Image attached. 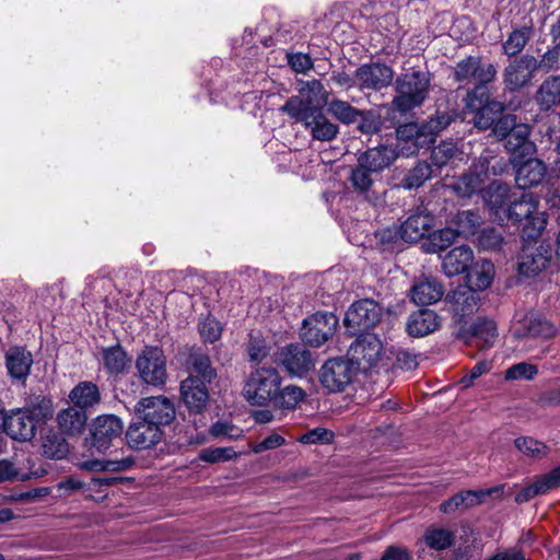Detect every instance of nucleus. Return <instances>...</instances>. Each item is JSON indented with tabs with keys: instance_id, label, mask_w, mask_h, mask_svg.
<instances>
[{
	"instance_id": "nucleus-54",
	"label": "nucleus",
	"mask_w": 560,
	"mask_h": 560,
	"mask_svg": "<svg viewBox=\"0 0 560 560\" xmlns=\"http://www.w3.org/2000/svg\"><path fill=\"white\" fill-rule=\"evenodd\" d=\"M479 224V217L470 210L460 211L456 214V230L462 235L468 236L474 234Z\"/></svg>"
},
{
	"instance_id": "nucleus-36",
	"label": "nucleus",
	"mask_w": 560,
	"mask_h": 560,
	"mask_svg": "<svg viewBox=\"0 0 560 560\" xmlns=\"http://www.w3.org/2000/svg\"><path fill=\"white\" fill-rule=\"evenodd\" d=\"M536 101L548 110L560 103V75L548 77L537 91Z\"/></svg>"
},
{
	"instance_id": "nucleus-21",
	"label": "nucleus",
	"mask_w": 560,
	"mask_h": 560,
	"mask_svg": "<svg viewBox=\"0 0 560 560\" xmlns=\"http://www.w3.org/2000/svg\"><path fill=\"white\" fill-rule=\"evenodd\" d=\"M488 164L487 156H480L469 173L459 177L453 185L454 192L459 197H470L480 191L486 179H488Z\"/></svg>"
},
{
	"instance_id": "nucleus-34",
	"label": "nucleus",
	"mask_w": 560,
	"mask_h": 560,
	"mask_svg": "<svg viewBox=\"0 0 560 560\" xmlns=\"http://www.w3.org/2000/svg\"><path fill=\"white\" fill-rule=\"evenodd\" d=\"M396 158V150L388 145L370 149L360 156L363 166L370 167L373 172H378L388 167Z\"/></svg>"
},
{
	"instance_id": "nucleus-5",
	"label": "nucleus",
	"mask_w": 560,
	"mask_h": 560,
	"mask_svg": "<svg viewBox=\"0 0 560 560\" xmlns=\"http://www.w3.org/2000/svg\"><path fill=\"white\" fill-rule=\"evenodd\" d=\"M326 103V91L317 80L302 83L299 94L291 96L280 110L294 118L313 110H320Z\"/></svg>"
},
{
	"instance_id": "nucleus-7",
	"label": "nucleus",
	"mask_w": 560,
	"mask_h": 560,
	"mask_svg": "<svg viewBox=\"0 0 560 560\" xmlns=\"http://www.w3.org/2000/svg\"><path fill=\"white\" fill-rule=\"evenodd\" d=\"M450 122L451 118L448 116L439 115L421 125L417 122L405 124L397 128V138L406 142H412L417 149L429 147L439 132L446 128Z\"/></svg>"
},
{
	"instance_id": "nucleus-19",
	"label": "nucleus",
	"mask_w": 560,
	"mask_h": 560,
	"mask_svg": "<svg viewBox=\"0 0 560 560\" xmlns=\"http://www.w3.org/2000/svg\"><path fill=\"white\" fill-rule=\"evenodd\" d=\"M537 69L538 65L536 58L524 55L510 62L504 69V83L511 90L521 89L530 82Z\"/></svg>"
},
{
	"instance_id": "nucleus-33",
	"label": "nucleus",
	"mask_w": 560,
	"mask_h": 560,
	"mask_svg": "<svg viewBox=\"0 0 560 560\" xmlns=\"http://www.w3.org/2000/svg\"><path fill=\"white\" fill-rule=\"evenodd\" d=\"M467 287L474 291L486 290L493 281L494 266L490 260H480L472 265L467 276Z\"/></svg>"
},
{
	"instance_id": "nucleus-42",
	"label": "nucleus",
	"mask_w": 560,
	"mask_h": 560,
	"mask_svg": "<svg viewBox=\"0 0 560 560\" xmlns=\"http://www.w3.org/2000/svg\"><path fill=\"white\" fill-rule=\"evenodd\" d=\"M114 481V478H93L91 483L86 487L85 483L75 476H69L57 483V490L62 494H69L82 489L93 490L96 487L110 486Z\"/></svg>"
},
{
	"instance_id": "nucleus-51",
	"label": "nucleus",
	"mask_w": 560,
	"mask_h": 560,
	"mask_svg": "<svg viewBox=\"0 0 560 560\" xmlns=\"http://www.w3.org/2000/svg\"><path fill=\"white\" fill-rule=\"evenodd\" d=\"M430 176L431 166L425 162H420L406 175L402 186L407 189L420 187Z\"/></svg>"
},
{
	"instance_id": "nucleus-64",
	"label": "nucleus",
	"mask_w": 560,
	"mask_h": 560,
	"mask_svg": "<svg viewBox=\"0 0 560 560\" xmlns=\"http://www.w3.org/2000/svg\"><path fill=\"white\" fill-rule=\"evenodd\" d=\"M493 133L494 136L500 140H505L512 130H514V127H516L518 124H516V118L513 115H505L502 116L495 124H493Z\"/></svg>"
},
{
	"instance_id": "nucleus-52",
	"label": "nucleus",
	"mask_w": 560,
	"mask_h": 560,
	"mask_svg": "<svg viewBox=\"0 0 560 560\" xmlns=\"http://www.w3.org/2000/svg\"><path fill=\"white\" fill-rule=\"evenodd\" d=\"M378 244L384 250H395L399 248L400 230L395 226L382 229L375 233Z\"/></svg>"
},
{
	"instance_id": "nucleus-13",
	"label": "nucleus",
	"mask_w": 560,
	"mask_h": 560,
	"mask_svg": "<svg viewBox=\"0 0 560 560\" xmlns=\"http://www.w3.org/2000/svg\"><path fill=\"white\" fill-rule=\"evenodd\" d=\"M278 362L291 375L302 377L315 368V359L305 346L291 343L280 350Z\"/></svg>"
},
{
	"instance_id": "nucleus-9",
	"label": "nucleus",
	"mask_w": 560,
	"mask_h": 560,
	"mask_svg": "<svg viewBox=\"0 0 560 560\" xmlns=\"http://www.w3.org/2000/svg\"><path fill=\"white\" fill-rule=\"evenodd\" d=\"M136 368L147 384L158 386L166 381V359L158 347H145L136 361Z\"/></svg>"
},
{
	"instance_id": "nucleus-44",
	"label": "nucleus",
	"mask_w": 560,
	"mask_h": 560,
	"mask_svg": "<svg viewBox=\"0 0 560 560\" xmlns=\"http://www.w3.org/2000/svg\"><path fill=\"white\" fill-rule=\"evenodd\" d=\"M133 464L131 458L108 459V460H86L80 464V468L89 471H122L130 468Z\"/></svg>"
},
{
	"instance_id": "nucleus-43",
	"label": "nucleus",
	"mask_w": 560,
	"mask_h": 560,
	"mask_svg": "<svg viewBox=\"0 0 560 560\" xmlns=\"http://www.w3.org/2000/svg\"><path fill=\"white\" fill-rule=\"evenodd\" d=\"M305 392L296 385H288L283 388L279 387L273 405L281 409H295L300 402L305 399Z\"/></svg>"
},
{
	"instance_id": "nucleus-40",
	"label": "nucleus",
	"mask_w": 560,
	"mask_h": 560,
	"mask_svg": "<svg viewBox=\"0 0 560 560\" xmlns=\"http://www.w3.org/2000/svg\"><path fill=\"white\" fill-rule=\"evenodd\" d=\"M102 361L104 368L110 374L122 373L130 364V360L120 346L103 349Z\"/></svg>"
},
{
	"instance_id": "nucleus-11",
	"label": "nucleus",
	"mask_w": 560,
	"mask_h": 560,
	"mask_svg": "<svg viewBox=\"0 0 560 560\" xmlns=\"http://www.w3.org/2000/svg\"><path fill=\"white\" fill-rule=\"evenodd\" d=\"M136 415L160 429L173 421L175 408L173 402L164 396L142 398L135 406Z\"/></svg>"
},
{
	"instance_id": "nucleus-8",
	"label": "nucleus",
	"mask_w": 560,
	"mask_h": 560,
	"mask_svg": "<svg viewBox=\"0 0 560 560\" xmlns=\"http://www.w3.org/2000/svg\"><path fill=\"white\" fill-rule=\"evenodd\" d=\"M355 368L342 358H335L326 361L319 371V381L324 388L330 393H340L351 384Z\"/></svg>"
},
{
	"instance_id": "nucleus-14",
	"label": "nucleus",
	"mask_w": 560,
	"mask_h": 560,
	"mask_svg": "<svg viewBox=\"0 0 560 560\" xmlns=\"http://www.w3.org/2000/svg\"><path fill=\"white\" fill-rule=\"evenodd\" d=\"M336 325L332 314L315 313L303 320L301 337L310 346L319 347L334 334Z\"/></svg>"
},
{
	"instance_id": "nucleus-49",
	"label": "nucleus",
	"mask_w": 560,
	"mask_h": 560,
	"mask_svg": "<svg viewBox=\"0 0 560 560\" xmlns=\"http://www.w3.org/2000/svg\"><path fill=\"white\" fill-rule=\"evenodd\" d=\"M328 112L343 124L354 122L360 116V112L347 102L335 100L328 104Z\"/></svg>"
},
{
	"instance_id": "nucleus-58",
	"label": "nucleus",
	"mask_w": 560,
	"mask_h": 560,
	"mask_svg": "<svg viewBox=\"0 0 560 560\" xmlns=\"http://www.w3.org/2000/svg\"><path fill=\"white\" fill-rule=\"evenodd\" d=\"M372 172L370 167L363 166L361 159H359V165L352 171L351 175L353 186L361 191L368 190L372 184Z\"/></svg>"
},
{
	"instance_id": "nucleus-25",
	"label": "nucleus",
	"mask_w": 560,
	"mask_h": 560,
	"mask_svg": "<svg viewBox=\"0 0 560 560\" xmlns=\"http://www.w3.org/2000/svg\"><path fill=\"white\" fill-rule=\"evenodd\" d=\"M444 295V285L435 278L425 277L417 280L410 289V299L417 305H430Z\"/></svg>"
},
{
	"instance_id": "nucleus-1",
	"label": "nucleus",
	"mask_w": 560,
	"mask_h": 560,
	"mask_svg": "<svg viewBox=\"0 0 560 560\" xmlns=\"http://www.w3.org/2000/svg\"><path fill=\"white\" fill-rule=\"evenodd\" d=\"M539 200L532 192H522L513 198L506 209V215L522 229L524 240L535 241L545 230L547 217L538 210Z\"/></svg>"
},
{
	"instance_id": "nucleus-50",
	"label": "nucleus",
	"mask_w": 560,
	"mask_h": 560,
	"mask_svg": "<svg viewBox=\"0 0 560 560\" xmlns=\"http://www.w3.org/2000/svg\"><path fill=\"white\" fill-rule=\"evenodd\" d=\"M237 453L233 447H209L200 451L198 458L209 464L233 460Z\"/></svg>"
},
{
	"instance_id": "nucleus-20",
	"label": "nucleus",
	"mask_w": 560,
	"mask_h": 560,
	"mask_svg": "<svg viewBox=\"0 0 560 560\" xmlns=\"http://www.w3.org/2000/svg\"><path fill=\"white\" fill-rule=\"evenodd\" d=\"M1 421L4 431L13 440L30 441L35 435L36 423L24 408L11 410Z\"/></svg>"
},
{
	"instance_id": "nucleus-62",
	"label": "nucleus",
	"mask_w": 560,
	"mask_h": 560,
	"mask_svg": "<svg viewBox=\"0 0 560 560\" xmlns=\"http://www.w3.org/2000/svg\"><path fill=\"white\" fill-rule=\"evenodd\" d=\"M211 434L215 438L225 436L230 440H237L242 436L243 431L233 425L228 421H218L215 422L210 430Z\"/></svg>"
},
{
	"instance_id": "nucleus-29",
	"label": "nucleus",
	"mask_w": 560,
	"mask_h": 560,
	"mask_svg": "<svg viewBox=\"0 0 560 560\" xmlns=\"http://www.w3.org/2000/svg\"><path fill=\"white\" fill-rule=\"evenodd\" d=\"M474 260V253L469 246H457L444 257L442 269L447 277L465 272Z\"/></svg>"
},
{
	"instance_id": "nucleus-10",
	"label": "nucleus",
	"mask_w": 560,
	"mask_h": 560,
	"mask_svg": "<svg viewBox=\"0 0 560 560\" xmlns=\"http://www.w3.org/2000/svg\"><path fill=\"white\" fill-rule=\"evenodd\" d=\"M382 308L373 300H361L353 303L345 316V325L355 335L360 331L373 328L380 323Z\"/></svg>"
},
{
	"instance_id": "nucleus-61",
	"label": "nucleus",
	"mask_w": 560,
	"mask_h": 560,
	"mask_svg": "<svg viewBox=\"0 0 560 560\" xmlns=\"http://www.w3.org/2000/svg\"><path fill=\"white\" fill-rule=\"evenodd\" d=\"M285 444V439L277 432L270 433L259 443L252 444V452L260 454L266 451L276 450Z\"/></svg>"
},
{
	"instance_id": "nucleus-39",
	"label": "nucleus",
	"mask_w": 560,
	"mask_h": 560,
	"mask_svg": "<svg viewBox=\"0 0 560 560\" xmlns=\"http://www.w3.org/2000/svg\"><path fill=\"white\" fill-rule=\"evenodd\" d=\"M472 343L480 349H487L493 346L497 339V326L493 320L479 318L471 327Z\"/></svg>"
},
{
	"instance_id": "nucleus-26",
	"label": "nucleus",
	"mask_w": 560,
	"mask_h": 560,
	"mask_svg": "<svg viewBox=\"0 0 560 560\" xmlns=\"http://www.w3.org/2000/svg\"><path fill=\"white\" fill-rule=\"evenodd\" d=\"M446 303L451 312L462 319L478 308V296L469 287H459L446 295Z\"/></svg>"
},
{
	"instance_id": "nucleus-60",
	"label": "nucleus",
	"mask_w": 560,
	"mask_h": 560,
	"mask_svg": "<svg viewBox=\"0 0 560 560\" xmlns=\"http://www.w3.org/2000/svg\"><path fill=\"white\" fill-rule=\"evenodd\" d=\"M192 369L194 371L202 377L201 381L211 382L214 376V370L211 368L210 360L207 355L199 354L192 358Z\"/></svg>"
},
{
	"instance_id": "nucleus-63",
	"label": "nucleus",
	"mask_w": 560,
	"mask_h": 560,
	"mask_svg": "<svg viewBox=\"0 0 560 560\" xmlns=\"http://www.w3.org/2000/svg\"><path fill=\"white\" fill-rule=\"evenodd\" d=\"M538 69L548 72L551 70L560 69V48L556 46L551 49H548L541 57L538 62Z\"/></svg>"
},
{
	"instance_id": "nucleus-45",
	"label": "nucleus",
	"mask_w": 560,
	"mask_h": 560,
	"mask_svg": "<svg viewBox=\"0 0 560 560\" xmlns=\"http://www.w3.org/2000/svg\"><path fill=\"white\" fill-rule=\"evenodd\" d=\"M514 445L523 455L536 459L542 458L549 453V447L545 443L529 436L515 439Z\"/></svg>"
},
{
	"instance_id": "nucleus-57",
	"label": "nucleus",
	"mask_w": 560,
	"mask_h": 560,
	"mask_svg": "<svg viewBox=\"0 0 560 560\" xmlns=\"http://www.w3.org/2000/svg\"><path fill=\"white\" fill-rule=\"evenodd\" d=\"M199 334L205 341L214 342L222 334L221 324L213 317H206L199 323Z\"/></svg>"
},
{
	"instance_id": "nucleus-41",
	"label": "nucleus",
	"mask_w": 560,
	"mask_h": 560,
	"mask_svg": "<svg viewBox=\"0 0 560 560\" xmlns=\"http://www.w3.org/2000/svg\"><path fill=\"white\" fill-rule=\"evenodd\" d=\"M523 329L524 331L522 334L518 332L517 336L540 337L547 339L556 335L555 326L538 315H530L527 317L523 324Z\"/></svg>"
},
{
	"instance_id": "nucleus-59",
	"label": "nucleus",
	"mask_w": 560,
	"mask_h": 560,
	"mask_svg": "<svg viewBox=\"0 0 560 560\" xmlns=\"http://www.w3.org/2000/svg\"><path fill=\"white\" fill-rule=\"evenodd\" d=\"M334 433L325 428H315L298 438V442L302 444L330 443Z\"/></svg>"
},
{
	"instance_id": "nucleus-30",
	"label": "nucleus",
	"mask_w": 560,
	"mask_h": 560,
	"mask_svg": "<svg viewBox=\"0 0 560 560\" xmlns=\"http://www.w3.org/2000/svg\"><path fill=\"white\" fill-rule=\"evenodd\" d=\"M432 219L423 213L410 215L399 228L404 242L415 243L420 241L431 229Z\"/></svg>"
},
{
	"instance_id": "nucleus-37",
	"label": "nucleus",
	"mask_w": 560,
	"mask_h": 560,
	"mask_svg": "<svg viewBox=\"0 0 560 560\" xmlns=\"http://www.w3.org/2000/svg\"><path fill=\"white\" fill-rule=\"evenodd\" d=\"M57 421L63 433L74 435L81 433L84 429L86 415L82 410L69 407L58 413Z\"/></svg>"
},
{
	"instance_id": "nucleus-46",
	"label": "nucleus",
	"mask_w": 560,
	"mask_h": 560,
	"mask_svg": "<svg viewBox=\"0 0 560 560\" xmlns=\"http://www.w3.org/2000/svg\"><path fill=\"white\" fill-rule=\"evenodd\" d=\"M454 534L445 528H429L424 534L425 544L435 550H444L452 546Z\"/></svg>"
},
{
	"instance_id": "nucleus-31",
	"label": "nucleus",
	"mask_w": 560,
	"mask_h": 560,
	"mask_svg": "<svg viewBox=\"0 0 560 560\" xmlns=\"http://www.w3.org/2000/svg\"><path fill=\"white\" fill-rule=\"evenodd\" d=\"M530 128L526 124H518L505 139V148L516 158L530 155L534 152V143L528 140ZM513 163L515 159H513Z\"/></svg>"
},
{
	"instance_id": "nucleus-35",
	"label": "nucleus",
	"mask_w": 560,
	"mask_h": 560,
	"mask_svg": "<svg viewBox=\"0 0 560 560\" xmlns=\"http://www.w3.org/2000/svg\"><path fill=\"white\" fill-rule=\"evenodd\" d=\"M70 400L79 408L85 409L97 405L101 400L98 387L92 382H81L69 394Z\"/></svg>"
},
{
	"instance_id": "nucleus-22",
	"label": "nucleus",
	"mask_w": 560,
	"mask_h": 560,
	"mask_svg": "<svg viewBox=\"0 0 560 560\" xmlns=\"http://www.w3.org/2000/svg\"><path fill=\"white\" fill-rule=\"evenodd\" d=\"M393 70L381 63H371L361 66L355 73V78L361 88L381 90L388 86L393 81Z\"/></svg>"
},
{
	"instance_id": "nucleus-53",
	"label": "nucleus",
	"mask_w": 560,
	"mask_h": 560,
	"mask_svg": "<svg viewBox=\"0 0 560 560\" xmlns=\"http://www.w3.org/2000/svg\"><path fill=\"white\" fill-rule=\"evenodd\" d=\"M24 409L30 412L35 423L52 417V402L46 397H36L31 406Z\"/></svg>"
},
{
	"instance_id": "nucleus-55",
	"label": "nucleus",
	"mask_w": 560,
	"mask_h": 560,
	"mask_svg": "<svg viewBox=\"0 0 560 560\" xmlns=\"http://www.w3.org/2000/svg\"><path fill=\"white\" fill-rule=\"evenodd\" d=\"M537 373L538 369L536 365L526 362H521L512 365L505 371V380H533Z\"/></svg>"
},
{
	"instance_id": "nucleus-38",
	"label": "nucleus",
	"mask_w": 560,
	"mask_h": 560,
	"mask_svg": "<svg viewBox=\"0 0 560 560\" xmlns=\"http://www.w3.org/2000/svg\"><path fill=\"white\" fill-rule=\"evenodd\" d=\"M514 196L515 194L511 192L508 185L494 182L486 190L485 199L487 205L498 213L511 205Z\"/></svg>"
},
{
	"instance_id": "nucleus-32",
	"label": "nucleus",
	"mask_w": 560,
	"mask_h": 560,
	"mask_svg": "<svg viewBox=\"0 0 560 560\" xmlns=\"http://www.w3.org/2000/svg\"><path fill=\"white\" fill-rule=\"evenodd\" d=\"M546 173L544 163L537 159H528L517 167L515 182L522 189L539 184Z\"/></svg>"
},
{
	"instance_id": "nucleus-47",
	"label": "nucleus",
	"mask_w": 560,
	"mask_h": 560,
	"mask_svg": "<svg viewBox=\"0 0 560 560\" xmlns=\"http://www.w3.org/2000/svg\"><path fill=\"white\" fill-rule=\"evenodd\" d=\"M459 235L462 234L456 229H443L431 236L427 250L430 253L442 252L451 246Z\"/></svg>"
},
{
	"instance_id": "nucleus-15",
	"label": "nucleus",
	"mask_w": 560,
	"mask_h": 560,
	"mask_svg": "<svg viewBox=\"0 0 560 560\" xmlns=\"http://www.w3.org/2000/svg\"><path fill=\"white\" fill-rule=\"evenodd\" d=\"M497 74L492 63L482 62L477 57H468L459 61L455 68V78L457 81H467L476 84L477 88H483L491 82Z\"/></svg>"
},
{
	"instance_id": "nucleus-12",
	"label": "nucleus",
	"mask_w": 560,
	"mask_h": 560,
	"mask_svg": "<svg viewBox=\"0 0 560 560\" xmlns=\"http://www.w3.org/2000/svg\"><path fill=\"white\" fill-rule=\"evenodd\" d=\"M518 258V272L525 277H535L545 270L551 259L549 244H537L535 241L525 240Z\"/></svg>"
},
{
	"instance_id": "nucleus-17",
	"label": "nucleus",
	"mask_w": 560,
	"mask_h": 560,
	"mask_svg": "<svg viewBox=\"0 0 560 560\" xmlns=\"http://www.w3.org/2000/svg\"><path fill=\"white\" fill-rule=\"evenodd\" d=\"M162 434V429L137 416L126 432V440L130 447L145 450L158 444Z\"/></svg>"
},
{
	"instance_id": "nucleus-6",
	"label": "nucleus",
	"mask_w": 560,
	"mask_h": 560,
	"mask_svg": "<svg viewBox=\"0 0 560 560\" xmlns=\"http://www.w3.org/2000/svg\"><path fill=\"white\" fill-rule=\"evenodd\" d=\"M466 116L472 114V118L468 119L474 121L475 127L481 130L490 128L497 117L502 113L503 105L490 100L488 91L483 88H477L468 93L466 98Z\"/></svg>"
},
{
	"instance_id": "nucleus-27",
	"label": "nucleus",
	"mask_w": 560,
	"mask_h": 560,
	"mask_svg": "<svg viewBox=\"0 0 560 560\" xmlns=\"http://www.w3.org/2000/svg\"><path fill=\"white\" fill-rule=\"evenodd\" d=\"M494 489H488V490H467L462 491L456 494H454L448 500L444 501L440 505L441 512L445 514L454 513L458 510H465L472 506H476L483 502L485 498L490 495Z\"/></svg>"
},
{
	"instance_id": "nucleus-28",
	"label": "nucleus",
	"mask_w": 560,
	"mask_h": 560,
	"mask_svg": "<svg viewBox=\"0 0 560 560\" xmlns=\"http://www.w3.org/2000/svg\"><path fill=\"white\" fill-rule=\"evenodd\" d=\"M32 364V354L24 348L13 347L10 348L5 353V365L8 373L13 380H25L30 374Z\"/></svg>"
},
{
	"instance_id": "nucleus-4",
	"label": "nucleus",
	"mask_w": 560,
	"mask_h": 560,
	"mask_svg": "<svg viewBox=\"0 0 560 560\" xmlns=\"http://www.w3.org/2000/svg\"><path fill=\"white\" fill-rule=\"evenodd\" d=\"M429 89V78L421 71L406 73L397 80V96L393 104L396 109L406 113L424 101Z\"/></svg>"
},
{
	"instance_id": "nucleus-56",
	"label": "nucleus",
	"mask_w": 560,
	"mask_h": 560,
	"mask_svg": "<svg viewBox=\"0 0 560 560\" xmlns=\"http://www.w3.org/2000/svg\"><path fill=\"white\" fill-rule=\"evenodd\" d=\"M457 153V149L452 142H443L440 145L435 147L431 153L432 163L442 167L447 164Z\"/></svg>"
},
{
	"instance_id": "nucleus-24",
	"label": "nucleus",
	"mask_w": 560,
	"mask_h": 560,
	"mask_svg": "<svg viewBox=\"0 0 560 560\" xmlns=\"http://www.w3.org/2000/svg\"><path fill=\"white\" fill-rule=\"evenodd\" d=\"M441 325L442 317L424 308L409 315L406 329L411 337L421 338L436 331Z\"/></svg>"
},
{
	"instance_id": "nucleus-3",
	"label": "nucleus",
	"mask_w": 560,
	"mask_h": 560,
	"mask_svg": "<svg viewBox=\"0 0 560 560\" xmlns=\"http://www.w3.org/2000/svg\"><path fill=\"white\" fill-rule=\"evenodd\" d=\"M348 357L355 370L366 372L390 368L383 343L375 335L366 334L357 338L348 350Z\"/></svg>"
},
{
	"instance_id": "nucleus-18",
	"label": "nucleus",
	"mask_w": 560,
	"mask_h": 560,
	"mask_svg": "<svg viewBox=\"0 0 560 560\" xmlns=\"http://www.w3.org/2000/svg\"><path fill=\"white\" fill-rule=\"evenodd\" d=\"M310 132L313 140L329 142L338 135V126L331 122L320 110L308 112V114L294 117Z\"/></svg>"
},
{
	"instance_id": "nucleus-2",
	"label": "nucleus",
	"mask_w": 560,
	"mask_h": 560,
	"mask_svg": "<svg viewBox=\"0 0 560 560\" xmlns=\"http://www.w3.org/2000/svg\"><path fill=\"white\" fill-rule=\"evenodd\" d=\"M282 377L277 369L261 366L253 371L243 387V395L252 406H268L273 402L281 386Z\"/></svg>"
},
{
	"instance_id": "nucleus-48",
	"label": "nucleus",
	"mask_w": 560,
	"mask_h": 560,
	"mask_svg": "<svg viewBox=\"0 0 560 560\" xmlns=\"http://www.w3.org/2000/svg\"><path fill=\"white\" fill-rule=\"evenodd\" d=\"M529 28L527 27L514 30L503 43L502 47L504 54L510 57L520 54L529 40Z\"/></svg>"
},
{
	"instance_id": "nucleus-23",
	"label": "nucleus",
	"mask_w": 560,
	"mask_h": 560,
	"mask_svg": "<svg viewBox=\"0 0 560 560\" xmlns=\"http://www.w3.org/2000/svg\"><path fill=\"white\" fill-rule=\"evenodd\" d=\"M182 398L187 408L199 413L209 400V393L203 381L197 376H189L180 384Z\"/></svg>"
},
{
	"instance_id": "nucleus-16",
	"label": "nucleus",
	"mask_w": 560,
	"mask_h": 560,
	"mask_svg": "<svg viewBox=\"0 0 560 560\" xmlns=\"http://www.w3.org/2000/svg\"><path fill=\"white\" fill-rule=\"evenodd\" d=\"M124 429L122 421L114 415L97 417L91 429L92 445L98 452H105L114 439L120 436Z\"/></svg>"
}]
</instances>
